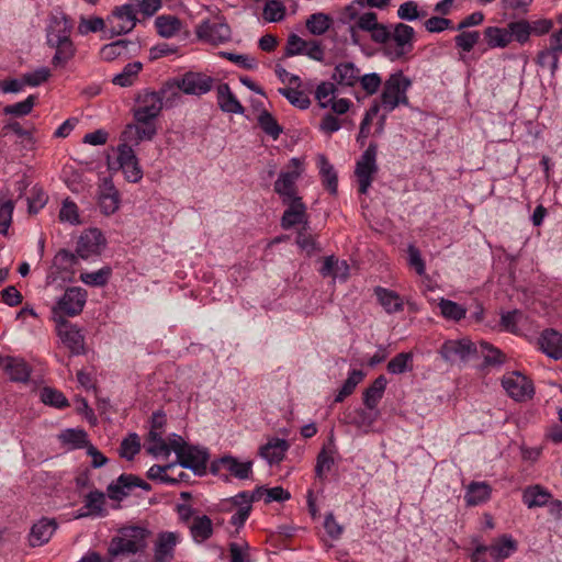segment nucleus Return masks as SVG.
Masks as SVG:
<instances>
[{
  "label": "nucleus",
  "mask_w": 562,
  "mask_h": 562,
  "mask_svg": "<svg viewBox=\"0 0 562 562\" xmlns=\"http://www.w3.org/2000/svg\"><path fill=\"white\" fill-rule=\"evenodd\" d=\"M136 486L149 490V485L139 477L132 474H122L115 482L109 485L108 494L112 499H121Z\"/></svg>",
  "instance_id": "obj_21"
},
{
  "label": "nucleus",
  "mask_w": 562,
  "mask_h": 562,
  "mask_svg": "<svg viewBox=\"0 0 562 562\" xmlns=\"http://www.w3.org/2000/svg\"><path fill=\"white\" fill-rule=\"evenodd\" d=\"M387 385V380L384 375H379L373 383L363 393V404L370 411L376 408L381 401Z\"/></svg>",
  "instance_id": "obj_32"
},
{
  "label": "nucleus",
  "mask_w": 562,
  "mask_h": 562,
  "mask_svg": "<svg viewBox=\"0 0 562 562\" xmlns=\"http://www.w3.org/2000/svg\"><path fill=\"white\" fill-rule=\"evenodd\" d=\"M551 498V493L541 485L529 486V508L544 506Z\"/></svg>",
  "instance_id": "obj_56"
},
{
  "label": "nucleus",
  "mask_w": 562,
  "mask_h": 562,
  "mask_svg": "<svg viewBox=\"0 0 562 562\" xmlns=\"http://www.w3.org/2000/svg\"><path fill=\"white\" fill-rule=\"evenodd\" d=\"M439 308L443 317L452 321H460L467 314V310L462 305L446 299L440 300Z\"/></svg>",
  "instance_id": "obj_50"
},
{
  "label": "nucleus",
  "mask_w": 562,
  "mask_h": 562,
  "mask_svg": "<svg viewBox=\"0 0 562 562\" xmlns=\"http://www.w3.org/2000/svg\"><path fill=\"white\" fill-rule=\"evenodd\" d=\"M58 336L65 347L69 348L71 351H78L83 346V336L80 330L67 323H64L58 326Z\"/></svg>",
  "instance_id": "obj_33"
},
{
  "label": "nucleus",
  "mask_w": 562,
  "mask_h": 562,
  "mask_svg": "<svg viewBox=\"0 0 562 562\" xmlns=\"http://www.w3.org/2000/svg\"><path fill=\"white\" fill-rule=\"evenodd\" d=\"M199 40L217 45L227 42L231 38L229 26L220 20H206L196 27Z\"/></svg>",
  "instance_id": "obj_12"
},
{
  "label": "nucleus",
  "mask_w": 562,
  "mask_h": 562,
  "mask_svg": "<svg viewBox=\"0 0 562 562\" xmlns=\"http://www.w3.org/2000/svg\"><path fill=\"white\" fill-rule=\"evenodd\" d=\"M316 164L319 169V175L323 179L325 187L329 190L330 193L335 194L337 192V173L333 167V165L327 160L324 155H318L316 158Z\"/></svg>",
  "instance_id": "obj_37"
},
{
  "label": "nucleus",
  "mask_w": 562,
  "mask_h": 562,
  "mask_svg": "<svg viewBox=\"0 0 562 562\" xmlns=\"http://www.w3.org/2000/svg\"><path fill=\"white\" fill-rule=\"evenodd\" d=\"M59 218L61 222H66L71 225L80 224L81 221L77 204L70 199H65L59 211Z\"/></svg>",
  "instance_id": "obj_52"
},
{
  "label": "nucleus",
  "mask_w": 562,
  "mask_h": 562,
  "mask_svg": "<svg viewBox=\"0 0 562 562\" xmlns=\"http://www.w3.org/2000/svg\"><path fill=\"white\" fill-rule=\"evenodd\" d=\"M140 450V439L136 434H130L121 442L120 456L126 460H132Z\"/></svg>",
  "instance_id": "obj_53"
},
{
  "label": "nucleus",
  "mask_w": 562,
  "mask_h": 562,
  "mask_svg": "<svg viewBox=\"0 0 562 562\" xmlns=\"http://www.w3.org/2000/svg\"><path fill=\"white\" fill-rule=\"evenodd\" d=\"M106 20L99 16L85 18L81 16L78 24V33L80 35H88L89 33H95L103 31L105 27Z\"/></svg>",
  "instance_id": "obj_54"
},
{
  "label": "nucleus",
  "mask_w": 562,
  "mask_h": 562,
  "mask_svg": "<svg viewBox=\"0 0 562 562\" xmlns=\"http://www.w3.org/2000/svg\"><path fill=\"white\" fill-rule=\"evenodd\" d=\"M109 276V269H100L93 272H83L80 274L79 279L87 285L102 286L108 282Z\"/></svg>",
  "instance_id": "obj_61"
},
{
  "label": "nucleus",
  "mask_w": 562,
  "mask_h": 562,
  "mask_svg": "<svg viewBox=\"0 0 562 562\" xmlns=\"http://www.w3.org/2000/svg\"><path fill=\"white\" fill-rule=\"evenodd\" d=\"M59 441L69 449H80L88 446L87 432L82 429L68 428L58 435Z\"/></svg>",
  "instance_id": "obj_38"
},
{
  "label": "nucleus",
  "mask_w": 562,
  "mask_h": 562,
  "mask_svg": "<svg viewBox=\"0 0 562 562\" xmlns=\"http://www.w3.org/2000/svg\"><path fill=\"white\" fill-rule=\"evenodd\" d=\"M366 373L360 369H352L341 389L335 396L334 403H341L346 397L351 395L356 390L357 385L364 379Z\"/></svg>",
  "instance_id": "obj_41"
},
{
  "label": "nucleus",
  "mask_w": 562,
  "mask_h": 562,
  "mask_svg": "<svg viewBox=\"0 0 562 562\" xmlns=\"http://www.w3.org/2000/svg\"><path fill=\"white\" fill-rule=\"evenodd\" d=\"M279 92L282 95H284L291 104H293L294 106H296L301 110L307 109L311 104L308 97L300 90H295V89H291V88H283V89H280Z\"/></svg>",
  "instance_id": "obj_59"
},
{
  "label": "nucleus",
  "mask_w": 562,
  "mask_h": 562,
  "mask_svg": "<svg viewBox=\"0 0 562 562\" xmlns=\"http://www.w3.org/2000/svg\"><path fill=\"white\" fill-rule=\"evenodd\" d=\"M190 532L195 542H204L213 535V522L206 515L194 516L190 525Z\"/></svg>",
  "instance_id": "obj_30"
},
{
  "label": "nucleus",
  "mask_w": 562,
  "mask_h": 562,
  "mask_svg": "<svg viewBox=\"0 0 562 562\" xmlns=\"http://www.w3.org/2000/svg\"><path fill=\"white\" fill-rule=\"evenodd\" d=\"M538 342L540 351H562V334L555 329H544Z\"/></svg>",
  "instance_id": "obj_44"
},
{
  "label": "nucleus",
  "mask_w": 562,
  "mask_h": 562,
  "mask_svg": "<svg viewBox=\"0 0 562 562\" xmlns=\"http://www.w3.org/2000/svg\"><path fill=\"white\" fill-rule=\"evenodd\" d=\"M137 22L136 9L133 4L116 7L106 18L111 35H122L131 32Z\"/></svg>",
  "instance_id": "obj_9"
},
{
  "label": "nucleus",
  "mask_w": 562,
  "mask_h": 562,
  "mask_svg": "<svg viewBox=\"0 0 562 562\" xmlns=\"http://www.w3.org/2000/svg\"><path fill=\"white\" fill-rule=\"evenodd\" d=\"M148 530L139 526H127L119 530L117 535L112 538L108 553L111 558L124 554H135L146 547Z\"/></svg>",
  "instance_id": "obj_1"
},
{
  "label": "nucleus",
  "mask_w": 562,
  "mask_h": 562,
  "mask_svg": "<svg viewBox=\"0 0 562 562\" xmlns=\"http://www.w3.org/2000/svg\"><path fill=\"white\" fill-rule=\"evenodd\" d=\"M176 469V464H167V465H158L154 464L149 468L147 471V477L149 480H158L162 483L169 484V482L173 481L171 479V474L169 472L173 471Z\"/></svg>",
  "instance_id": "obj_60"
},
{
  "label": "nucleus",
  "mask_w": 562,
  "mask_h": 562,
  "mask_svg": "<svg viewBox=\"0 0 562 562\" xmlns=\"http://www.w3.org/2000/svg\"><path fill=\"white\" fill-rule=\"evenodd\" d=\"M262 16L267 22H280L285 16V7L279 0H269L263 7Z\"/></svg>",
  "instance_id": "obj_49"
},
{
  "label": "nucleus",
  "mask_w": 562,
  "mask_h": 562,
  "mask_svg": "<svg viewBox=\"0 0 562 562\" xmlns=\"http://www.w3.org/2000/svg\"><path fill=\"white\" fill-rule=\"evenodd\" d=\"M182 540L178 531H161L157 533L154 541V562H172L176 547Z\"/></svg>",
  "instance_id": "obj_10"
},
{
  "label": "nucleus",
  "mask_w": 562,
  "mask_h": 562,
  "mask_svg": "<svg viewBox=\"0 0 562 562\" xmlns=\"http://www.w3.org/2000/svg\"><path fill=\"white\" fill-rule=\"evenodd\" d=\"M559 56L560 55L557 52H554L553 49L548 47L544 50L539 53V55L537 57V64L541 68H548L551 70L552 74H554V71L558 68Z\"/></svg>",
  "instance_id": "obj_63"
},
{
  "label": "nucleus",
  "mask_w": 562,
  "mask_h": 562,
  "mask_svg": "<svg viewBox=\"0 0 562 562\" xmlns=\"http://www.w3.org/2000/svg\"><path fill=\"white\" fill-rule=\"evenodd\" d=\"M57 525L54 519L43 518L34 524L29 536L32 547L43 546L49 541L54 535Z\"/></svg>",
  "instance_id": "obj_26"
},
{
  "label": "nucleus",
  "mask_w": 562,
  "mask_h": 562,
  "mask_svg": "<svg viewBox=\"0 0 562 562\" xmlns=\"http://www.w3.org/2000/svg\"><path fill=\"white\" fill-rule=\"evenodd\" d=\"M336 86L333 82H322L317 86L315 91V98L318 102V105L322 109H328V105L333 102V100L336 98Z\"/></svg>",
  "instance_id": "obj_46"
},
{
  "label": "nucleus",
  "mask_w": 562,
  "mask_h": 562,
  "mask_svg": "<svg viewBox=\"0 0 562 562\" xmlns=\"http://www.w3.org/2000/svg\"><path fill=\"white\" fill-rule=\"evenodd\" d=\"M88 293L79 286L68 288L57 303V308L68 316L80 314L85 307Z\"/></svg>",
  "instance_id": "obj_14"
},
{
  "label": "nucleus",
  "mask_w": 562,
  "mask_h": 562,
  "mask_svg": "<svg viewBox=\"0 0 562 562\" xmlns=\"http://www.w3.org/2000/svg\"><path fill=\"white\" fill-rule=\"evenodd\" d=\"M211 77L200 72H187L176 81L177 88L186 94L202 95L212 89Z\"/></svg>",
  "instance_id": "obj_15"
},
{
  "label": "nucleus",
  "mask_w": 562,
  "mask_h": 562,
  "mask_svg": "<svg viewBox=\"0 0 562 562\" xmlns=\"http://www.w3.org/2000/svg\"><path fill=\"white\" fill-rule=\"evenodd\" d=\"M182 468L192 470L195 474L202 475L206 471L209 454L204 449L188 446L178 457Z\"/></svg>",
  "instance_id": "obj_17"
},
{
  "label": "nucleus",
  "mask_w": 562,
  "mask_h": 562,
  "mask_svg": "<svg viewBox=\"0 0 562 562\" xmlns=\"http://www.w3.org/2000/svg\"><path fill=\"white\" fill-rule=\"evenodd\" d=\"M50 47L55 48L53 57L54 65H64L70 60L75 55V46L70 37L58 40L53 37L52 42L47 43Z\"/></svg>",
  "instance_id": "obj_35"
},
{
  "label": "nucleus",
  "mask_w": 562,
  "mask_h": 562,
  "mask_svg": "<svg viewBox=\"0 0 562 562\" xmlns=\"http://www.w3.org/2000/svg\"><path fill=\"white\" fill-rule=\"evenodd\" d=\"M415 31L412 26L397 23L390 34V41L383 47L384 55L391 60H396L412 52L414 45Z\"/></svg>",
  "instance_id": "obj_5"
},
{
  "label": "nucleus",
  "mask_w": 562,
  "mask_h": 562,
  "mask_svg": "<svg viewBox=\"0 0 562 562\" xmlns=\"http://www.w3.org/2000/svg\"><path fill=\"white\" fill-rule=\"evenodd\" d=\"M525 323L526 316L524 312L518 310L507 312L502 316V326L505 328V330L516 335H522Z\"/></svg>",
  "instance_id": "obj_43"
},
{
  "label": "nucleus",
  "mask_w": 562,
  "mask_h": 562,
  "mask_svg": "<svg viewBox=\"0 0 562 562\" xmlns=\"http://www.w3.org/2000/svg\"><path fill=\"white\" fill-rule=\"evenodd\" d=\"M516 550V541L510 536L504 535L488 547V555L491 559L501 561L510 557Z\"/></svg>",
  "instance_id": "obj_34"
},
{
  "label": "nucleus",
  "mask_w": 562,
  "mask_h": 562,
  "mask_svg": "<svg viewBox=\"0 0 562 562\" xmlns=\"http://www.w3.org/2000/svg\"><path fill=\"white\" fill-rule=\"evenodd\" d=\"M164 94L165 90H144L138 93L133 108L134 121L144 122L145 120H149L156 122L164 106Z\"/></svg>",
  "instance_id": "obj_7"
},
{
  "label": "nucleus",
  "mask_w": 562,
  "mask_h": 562,
  "mask_svg": "<svg viewBox=\"0 0 562 562\" xmlns=\"http://www.w3.org/2000/svg\"><path fill=\"white\" fill-rule=\"evenodd\" d=\"M334 449L327 447H324L318 453L315 467V472L318 477H323L324 474L331 469L334 464Z\"/></svg>",
  "instance_id": "obj_55"
},
{
  "label": "nucleus",
  "mask_w": 562,
  "mask_h": 562,
  "mask_svg": "<svg viewBox=\"0 0 562 562\" xmlns=\"http://www.w3.org/2000/svg\"><path fill=\"white\" fill-rule=\"evenodd\" d=\"M40 397L44 404L55 408H65L69 406L68 400L65 397V395L60 391L53 387H43L41 390Z\"/></svg>",
  "instance_id": "obj_45"
},
{
  "label": "nucleus",
  "mask_w": 562,
  "mask_h": 562,
  "mask_svg": "<svg viewBox=\"0 0 562 562\" xmlns=\"http://www.w3.org/2000/svg\"><path fill=\"white\" fill-rule=\"evenodd\" d=\"M397 15L401 20L415 21L425 18L427 13L426 11H420L416 2L407 1L398 7Z\"/></svg>",
  "instance_id": "obj_57"
},
{
  "label": "nucleus",
  "mask_w": 562,
  "mask_h": 562,
  "mask_svg": "<svg viewBox=\"0 0 562 562\" xmlns=\"http://www.w3.org/2000/svg\"><path fill=\"white\" fill-rule=\"evenodd\" d=\"M215 468L217 470H225L229 472L233 476L240 480L248 479L252 473L251 461L241 462L232 456H225L218 459L215 463Z\"/></svg>",
  "instance_id": "obj_25"
},
{
  "label": "nucleus",
  "mask_w": 562,
  "mask_h": 562,
  "mask_svg": "<svg viewBox=\"0 0 562 562\" xmlns=\"http://www.w3.org/2000/svg\"><path fill=\"white\" fill-rule=\"evenodd\" d=\"M491 487L485 482H472L465 492L464 499L467 505L476 506L488 501Z\"/></svg>",
  "instance_id": "obj_36"
},
{
  "label": "nucleus",
  "mask_w": 562,
  "mask_h": 562,
  "mask_svg": "<svg viewBox=\"0 0 562 562\" xmlns=\"http://www.w3.org/2000/svg\"><path fill=\"white\" fill-rule=\"evenodd\" d=\"M411 85V80L404 76L403 72L397 71L392 74L383 86L381 94L382 108L391 112L401 104L406 105L408 103L406 92Z\"/></svg>",
  "instance_id": "obj_3"
},
{
  "label": "nucleus",
  "mask_w": 562,
  "mask_h": 562,
  "mask_svg": "<svg viewBox=\"0 0 562 562\" xmlns=\"http://www.w3.org/2000/svg\"><path fill=\"white\" fill-rule=\"evenodd\" d=\"M250 495L255 502L263 499L267 504L271 502H285L291 498L290 492L281 486H274L271 488L259 487Z\"/></svg>",
  "instance_id": "obj_39"
},
{
  "label": "nucleus",
  "mask_w": 562,
  "mask_h": 562,
  "mask_svg": "<svg viewBox=\"0 0 562 562\" xmlns=\"http://www.w3.org/2000/svg\"><path fill=\"white\" fill-rule=\"evenodd\" d=\"M71 30L72 22L64 12L52 13L46 29L47 43L52 42L53 37L58 40L70 37Z\"/></svg>",
  "instance_id": "obj_20"
},
{
  "label": "nucleus",
  "mask_w": 562,
  "mask_h": 562,
  "mask_svg": "<svg viewBox=\"0 0 562 562\" xmlns=\"http://www.w3.org/2000/svg\"><path fill=\"white\" fill-rule=\"evenodd\" d=\"M333 23L331 18L323 12L311 14L305 22L307 31L315 36L325 34Z\"/></svg>",
  "instance_id": "obj_40"
},
{
  "label": "nucleus",
  "mask_w": 562,
  "mask_h": 562,
  "mask_svg": "<svg viewBox=\"0 0 562 562\" xmlns=\"http://www.w3.org/2000/svg\"><path fill=\"white\" fill-rule=\"evenodd\" d=\"M333 79L346 87H353L360 79V70L352 63H340L335 67Z\"/></svg>",
  "instance_id": "obj_28"
},
{
  "label": "nucleus",
  "mask_w": 562,
  "mask_h": 562,
  "mask_svg": "<svg viewBox=\"0 0 562 562\" xmlns=\"http://www.w3.org/2000/svg\"><path fill=\"white\" fill-rule=\"evenodd\" d=\"M110 170H121L124 178L132 183H137L143 178V170L131 145L121 143L115 149V156L108 157Z\"/></svg>",
  "instance_id": "obj_2"
},
{
  "label": "nucleus",
  "mask_w": 562,
  "mask_h": 562,
  "mask_svg": "<svg viewBox=\"0 0 562 562\" xmlns=\"http://www.w3.org/2000/svg\"><path fill=\"white\" fill-rule=\"evenodd\" d=\"M349 265L346 260H339L335 256L324 258L319 273L324 278H331L334 281L345 282L349 277Z\"/></svg>",
  "instance_id": "obj_24"
},
{
  "label": "nucleus",
  "mask_w": 562,
  "mask_h": 562,
  "mask_svg": "<svg viewBox=\"0 0 562 562\" xmlns=\"http://www.w3.org/2000/svg\"><path fill=\"white\" fill-rule=\"evenodd\" d=\"M484 40L491 48H504L513 40L525 44L527 43V23L513 22L508 29L488 26L484 30Z\"/></svg>",
  "instance_id": "obj_4"
},
{
  "label": "nucleus",
  "mask_w": 562,
  "mask_h": 562,
  "mask_svg": "<svg viewBox=\"0 0 562 562\" xmlns=\"http://www.w3.org/2000/svg\"><path fill=\"white\" fill-rule=\"evenodd\" d=\"M503 386L515 401H524L527 395V380L520 373H512L504 376Z\"/></svg>",
  "instance_id": "obj_29"
},
{
  "label": "nucleus",
  "mask_w": 562,
  "mask_h": 562,
  "mask_svg": "<svg viewBox=\"0 0 562 562\" xmlns=\"http://www.w3.org/2000/svg\"><path fill=\"white\" fill-rule=\"evenodd\" d=\"M413 357L412 353H397L387 363V371L392 374H400L412 370Z\"/></svg>",
  "instance_id": "obj_51"
},
{
  "label": "nucleus",
  "mask_w": 562,
  "mask_h": 562,
  "mask_svg": "<svg viewBox=\"0 0 562 562\" xmlns=\"http://www.w3.org/2000/svg\"><path fill=\"white\" fill-rule=\"evenodd\" d=\"M480 37L479 32L476 31H470V32H462L458 34L454 38L456 44L458 47H460L463 52H471L475 44L477 43Z\"/></svg>",
  "instance_id": "obj_64"
},
{
  "label": "nucleus",
  "mask_w": 562,
  "mask_h": 562,
  "mask_svg": "<svg viewBox=\"0 0 562 562\" xmlns=\"http://www.w3.org/2000/svg\"><path fill=\"white\" fill-rule=\"evenodd\" d=\"M374 294L379 303L389 314L397 313L404 307L403 299L392 290L378 286L374 289Z\"/></svg>",
  "instance_id": "obj_31"
},
{
  "label": "nucleus",
  "mask_w": 562,
  "mask_h": 562,
  "mask_svg": "<svg viewBox=\"0 0 562 562\" xmlns=\"http://www.w3.org/2000/svg\"><path fill=\"white\" fill-rule=\"evenodd\" d=\"M290 449V443L288 440L277 437L268 438L267 442L260 446L258 450V454L267 461L269 465L280 463L288 450Z\"/></svg>",
  "instance_id": "obj_18"
},
{
  "label": "nucleus",
  "mask_w": 562,
  "mask_h": 562,
  "mask_svg": "<svg viewBox=\"0 0 562 562\" xmlns=\"http://www.w3.org/2000/svg\"><path fill=\"white\" fill-rule=\"evenodd\" d=\"M121 203L119 191L111 180H104L99 193V207L104 215L114 214Z\"/></svg>",
  "instance_id": "obj_22"
},
{
  "label": "nucleus",
  "mask_w": 562,
  "mask_h": 562,
  "mask_svg": "<svg viewBox=\"0 0 562 562\" xmlns=\"http://www.w3.org/2000/svg\"><path fill=\"white\" fill-rule=\"evenodd\" d=\"M104 504L105 496L100 491H92L85 498V508L89 509L92 516H103Z\"/></svg>",
  "instance_id": "obj_47"
},
{
  "label": "nucleus",
  "mask_w": 562,
  "mask_h": 562,
  "mask_svg": "<svg viewBox=\"0 0 562 562\" xmlns=\"http://www.w3.org/2000/svg\"><path fill=\"white\" fill-rule=\"evenodd\" d=\"M255 502L248 493H239L227 502L225 509L235 510L231 524L236 527L244 526L251 510V503Z\"/></svg>",
  "instance_id": "obj_19"
},
{
  "label": "nucleus",
  "mask_w": 562,
  "mask_h": 562,
  "mask_svg": "<svg viewBox=\"0 0 562 562\" xmlns=\"http://www.w3.org/2000/svg\"><path fill=\"white\" fill-rule=\"evenodd\" d=\"M378 147L375 144H370L362 153L356 164L355 176L358 182V191L360 194H367L371 183L378 173L376 164Z\"/></svg>",
  "instance_id": "obj_6"
},
{
  "label": "nucleus",
  "mask_w": 562,
  "mask_h": 562,
  "mask_svg": "<svg viewBox=\"0 0 562 562\" xmlns=\"http://www.w3.org/2000/svg\"><path fill=\"white\" fill-rule=\"evenodd\" d=\"M105 246V239L98 228H90L83 232L77 243L76 251L82 259L100 255Z\"/></svg>",
  "instance_id": "obj_13"
},
{
  "label": "nucleus",
  "mask_w": 562,
  "mask_h": 562,
  "mask_svg": "<svg viewBox=\"0 0 562 562\" xmlns=\"http://www.w3.org/2000/svg\"><path fill=\"white\" fill-rule=\"evenodd\" d=\"M282 202L288 205V209L284 211L282 216V226L284 228H290L294 225L306 223V206L302 202L301 196Z\"/></svg>",
  "instance_id": "obj_23"
},
{
  "label": "nucleus",
  "mask_w": 562,
  "mask_h": 562,
  "mask_svg": "<svg viewBox=\"0 0 562 562\" xmlns=\"http://www.w3.org/2000/svg\"><path fill=\"white\" fill-rule=\"evenodd\" d=\"M258 123L265 133L270 135L273 139H277L282 132L280 125L267 111H263L259 114Z\"/></svg>",
  "instance_id": "obj_58"
},
{
  "label": "nucleus",
  "mask_w": 562,
  "mask_h": 562,
  "mask_svg": "<svg viewBox=\"0 0 562 562\" xmlns=\"http://www.w3.org/2000/svg\"><path fill=\"white\" fill-rule=\"evenodd\" d=\"M217 103L222 111L227 113L243 114L244 108L233 94L227 83L217 87Z\"/></svg>",
  "instance_id": "obj_27"
},
{
  "label": "nucleus",
  "mask_w": 562,
  "mask_h": 562,
  "mask_svg": "<svg viewBox=\"0 0 562 562\" xmlns=\"http://www.w3.org/2000/svg\"><path fill=\"white\" fill-rule=\"evenodd\" d=\"M155 26L160 36L170 38L181 29V22L173 15H160L155 20Z\"/></svg>",
  "instance_id": "obj_42"
},
{
  "label": "nucleus",
  "mask_w": 562,
  "mask_h": 562,
  "mask_svg": "<svg viewBox=\"0 0 562 562\" xmlns=\"http://www.w3.org/2000/svg\"><path fill=\"white\" fill-rule=\"evenodd\" d=\"M35 103V98L33 95L27 97L25 100L7 105L3 109L4 114L15 115V116H24L27 115Z\"/></svg>",
  "instance_id": "obj_62"
},
{
  "label": "nucleus",
  "mask_w": 562,
  "mask_h": 562,
  "mask_svg": "<svg viewBox=\"0 0 562 562\" xmlns=\"http://www.w3.org/2000/svg\"><path fill=\"white\" fill-rule=\"evenodd\" d=\"M304 171L303 162L299 158H292L274 182V191L282 201L299 198L296 181Z\"/></svg>",
  "instance_id": "obj_8"
},
{
  "label": "nucleus",
  "mask_w": 562,
  "mask_h": 562,
  "mask_svg": "<svg viewBox=\"0 0 562 562\" xmlns=\"http://www.w3.org/2000/svg\"><path fill=\"white\" fill-rule=\"evenodd\" d=\"M0 368L13 382L25 383L29 381L31 368L22 357L0 353Z\"/></svg>",
  "instance_id": "obj_16"
},
{
  "label": "nucleus",
  "mask_w": 562,
  "mask_h": 562,
  "mask_svg": "<svg viewBox=\"0 0 562 562\" xmlns=\"http://www.w3.org/2000/svg\"><path fill=\"white\" fill-rule=\"evenodd\" d=\"M157 134L156 122L145 120L127 124L121 135L124 144L137 146L143 140H151Z\"/></svg>",
  "instance_id": "obj_11"
},
{
  "label": "nucleus",
  "mask_w": 562,
  "mask_h": 562,
  "mask_svg": "<svg viewBox=\"0 0 562 562\" xmlns=\"http://www.w3.org/2000/svg\"><path fill=\"white\" fill-rule=\"evenodd\" d=\"M140 69V63L127 64L122 70V72L114 76L112 81L114 85H117L120 87H128L134 82V79L136 78Z\"/></svg>",
  "instance_id": "obj_48"
}]
</instances>
